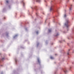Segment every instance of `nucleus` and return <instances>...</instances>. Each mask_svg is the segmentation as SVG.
<instances>
[{
    "mask_svg": "<svg viewBox=\"0 0 74 74\" xmlns=\"http://www.w3.org/2000/svg\"><path fill=\"white\" fill-rule=\"evenodd\" d=\"M68 23H69V20H67L66 23H65V25L67 27H68L69 25H68Z\"/></svg>",
    "mask_w": 74,
    "mask_h": 74,
    "instance_id": "nucleus-1",
    "label": "nucleus"
},
{
    "mask_svg": "<svg viewBox=\"0 0 74 74\" xmlns=\"http://www.w3.org/2000/svg\"><path fill=\"white\" fill-rule=\"evenodd\" d=\"M37 2H38V3H40V1H41V0H36Z\"/></svg>",
    "mask_w": 74,
    "mask_h": 74,
    "instance_id": "nucleus-2",
    "label": "nucleus"
},
{
    "mask_svg": "<svg viewBox=\"0 0 74 74\" xmlns=\"http://www.w3.org/2000/svg\"><path fill=\"white\" fill-rule=\"evenodd\" d=\"M38 61L39 63H40V60L39 58L38 59Z\"/></svg>",
    "mask_w": 74,
    "mask_h": 74,
    "instance_id": "nucleus-3",
    "label": "nucleus"
},
{
    "mask_svg": "<svg viewBox=\"0 0 74 74\" xmlns=\"http://www.w3.org/2000/svg\"><path fill=\"white\" fill-rule=\"evenodd\" d=\"M51 32V29H49V32Z\"/></svg>",
    "mask_w": 74,
    "mask_h": 74,
    "instance_id": "nucleus-4",
    "label": "nucleus"
},
{
    "mask_svg": "<svg viewBox=\"0 0 74 74\" xmlns=\"http://www.w3.org/2000/svg\"><path fill=\"white\" fill-rule=\"evenodd\" d=\"M52 10V7H51L50 8V11H51V10Z\"/></svg>",
    "mask_w": 74,
    "mask_h": 74,
    "instance_id": "nucleus-5",
    "label": "nucleus"
},
{
    "mask_svg": "<svg viewBox=\"0 0 74 74\" xmlns=\"http://www.w3.org/2000/svg\"><path fill=\"white\" fill-rule=\"evenodd\" d=\"M67 71L66 70H65V71H64V72H65V73H67Z\"/></svg>",
    "mask_w": 74,
    "mask_h": 74,
    "instance_id": "nucleus-6",
    "label": "nucleus"
},
{
    "mask_svg": "<svg viewBox=\"0 0 74 74\" xmlns=\"http://www.w3.org/2000/svg\"><path fill=\"white\" fill-rule=\"evenodd\" d=\"M50 58L51 59H53V58L52 57H51Z\"/></svg>",
    "mask_w": 74,
    "mask_h": 74,
    "instance_id": "nucleus-7",
    "label": "nucleus"
},
{
    "mask_svg": "<svg viewBox=\"0 0 74 74\" xmlns=\"http://www.w3.org/2000/svg\"><path fill=\"white\" fill-rule=\"evenodd\" d=\"M6 3H8V1H6Z\"/></svg>",
    "mask_w": 74,
    "mask_h": 74,
    "instance_id": "nucleus-8",
    "label": "nucleus"
},
{
    "mask_svg": "<svg viewBox=\"0 0 74 74\" xmlns=\"http://www.w3.org/2000/svg\"><path fill=\"white\" fill-rule=\"evenodd\" d=\"M64 17H66V14H65L64 15Z\"/></svg>",
    "mask_w": 74,
    "mask_h": 74,
    "instance_id": "nucleus-9",
    "label": "nucleus"
},
{
    "mask_svg": "<svg viewBox=\"0 0 74 74\" xmlns=\"http://www.w3.org/2000/svg\"><path fill=\"white\" fill-rule=\"evenodd\" d=\"M71 7L70 8V10H71Z\"/></svg>",
    "mask_w": 74,
    "mask_h": 74,
    "instance_id": "nucleus-10",
    "label": "nucleus"
},
{
    "mask_svg": "<svg viewBox=\"0 0 74 74\" xmlns=\"http://www.w3.org/2000/svg\"><path fill=\"white\" fill-rule=\"evenodd\" d=\"M3 59H4V58H3L2 59V60H3Z\"/></svg>",
    "mask_w": 74,
    "mask_h": 74,
    "instance_id": "nucleus-11",
    "label": "nucleus"
},
{
    "mask_svg": "<svg viewBox=\"0 0 74 74\" xmlns=\"http://www.w3.org/2000/svg\"><path fill=\"white\" fill-rule=\"evenodd\" d=\"M36 33L37 34H38V32H36Z\"/></svg>",
    "mask_w": 74,
    "mask_h": 74,
    "instance_id": "nucleus-12",
    "label": "nucleus"
},
{
    "mask_svg": "<svg viewBox=\"0 0 74 74\" xmlns=\"http://www.w3.org/2000/svg\"><path fill=\"white\" fill-rule=\"evenodd\" d=\"M58 36V34H57L56 35V36Z\"/></svg>",
    "mask_w": 74,
    "mask_h": 74,
    "instance_id": "nucleus-13",
    "label": "nucleus"
},
{
    "mask_svg": "<svg viewBox=\"0 0 74 74\" xmlns=\"http://www.w3.org/2000/svg\"><path fill=\"white\" fill-rule=\"evenodd\" d=\"M57 55L56 54H55V55Z\"/></svg>",
    "mask_w": 74,
    "mask_h": 74,
    "instance_id": "nucleus-14",
    "label": "nucleus"
},
{
    "mask_svg": "<svg viewBox=\"0 0 74 74\" xmlns=\"http://www.w3.org/2000/svg\"><path fill=\"white\" fill-rule=\"evenodd\" d=\"M68 55H69V53H68Z\"/></svg>",
    "mask_w": 74,
    "mask_h": 74,
    "instance_id": "nucleus-15",
    "label": "nucleus"
},
{
    "mask_svg": "<svg viewBox=\"0 0 74 74\" xmlns=\"http://www.w3.org/2000/svg\"><path fill=\"white\" fill-rule=\"evenodd\" d=\"M71 5V6H72V5Z\"/></svg>",
    "mask_w": 74,
    "mask_h": 74,
    "instance_id": "nucleus-16",
    "label": "nucleus"
},
{
    "mask_svg": "<svg viewBox=\"0 0 74 74\" xmlns=\"http://www.w3.org/2000/svg\"><path fill=\"white\" fill-rule=\"evenodd\" d=\"M5 18V17H4V19Z\"/></svg>",
    "mask_w": 74,
    "mask_h": 74,
    "instance_id": "nucleus-17",
    "label": "nucleus"
}]
</instances>
